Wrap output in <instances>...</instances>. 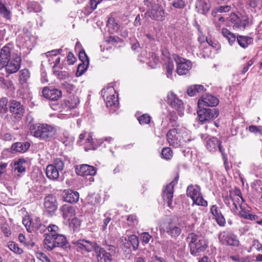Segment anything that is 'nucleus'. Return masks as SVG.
<instances>
[{"instance_id": "nucleus-26", "label": "nucleus", "mask_w": 262, "mask_h": 262, "mask_svg": "<svg viewBox=\"0 0 262 262\" xmlns=\"http://www.w3.org/2000/svg\"><path fill=\"white\" fill-rule=\"evenodd\" d=\"M210 4L209 0H198L195 4V8L198 12L205 14L210 8Z\"/></svg>"}, {"instance_id": "nucleus-29", "label": "nucleus", "mask_w": 262, "mask_h": 262, "mask_svg": "<svg viewBox=\"0 0 262 262\" xmlns=\"http://www.w3.org/2000/svg\"><path fill=\"white\" fill-rule=\"evenodd\" d=\"M43 244L45 248L49 251H51L56 247L53 233L47 234Z\"/></svg>"}, {"instance_id": "nucleus-25", "label": "nucleus", "mask_w": 262, "mask_h": 262, "mask_svg": "<svg viewBox=\"0 0 262 262\" xmlns=\"http://www.w3.org/2000/svg\"><path fill=\"white\" fill-rule=\"evenodd\" d=\"M79 198V193L71 189H67L63 191V200L65 202L74 203L77 202Z\"/></svg>"}, {"instance_id": "nucleus-27", "label": "nucleus", "mask_w": 262, "mask_h": 262, "mask_svg": "<svg viewBox=\"0 0 262 262\" xmlns=\"http://www.w3.org/2000/svg\"><path fill=\"white\" fill-rule=\"evenodd\" d=\"M9 109L13 114L21 115L24 112L23 106L20 102L16 100H11L9 104Z\"/></svg>"}, {"instance_id": "nucleus-34", "label": "nucleus", "mask_w": 262, "mask_h": 262, "mask_svg": "<svg viewBox=\"0 0 262 262\" xmlns=\"http://www.w3.org/2000/svg\"><path fill=\"white\" fill-rule=\"evenodd\" d=\"M253 38L247 36H237V41L238 45L242 48H247L248 45L253 43Z\"/></svg>"}, {"instance_id": "nucleus-59", "label": "nucleus", "mask_w": 262, "mask_h": 262, "mask_svg": "<svg viewBox=\"0 0 262 262\" xmlns=\"http://www.w3.org/2000/svg\"><path fill=\"white\" fill-rule=\"evenodd\" d=\"M30 77V74L28 70L24 69L20 71L19 79L22 82H25Z\"/></svg>"}, {"instance_id": "nucleus-44", "label": "nucleus", "mask_w": 262, "mask_h": 262, "mask_svg": "<svg viewBox=\"0 0 262 262\" xmlns=\"http://www.w3.org/2000/svg\"><path fill=\"white\" fill-rule=\"evenodd\" d=\"M86 201H88V203L94 205L100 202V197L97 193L89 194L86 197Z\"/></svg>"}, {"instance_id": "nucleus-32", "label": "nucleus", "mask_w": 262, "mask_h": 262, "mask_svg": "<svg viewBox=\"0 0 262 262\" xmlns=\"http://www.w3.org/2000/svg\"><path fill=\"white\" fill-rule=\"evenodd\" d=\"M56 247L66 246L68 241L66 236L61 234L53 233Z\"/></svg>"}, {"instance_id": "nucleus-14", "label": "nucleus", "mask_w": 262, "mask_h": 262, "mask_svg": "<svg viewBox=\"0 0 262 262\" xmlns=\"http://www.w3.org/2000/svg\"><path fill=\"white\" fill-rule=\"evenodd\" d=\"M145 15L157 21H163L165 19V11L160 5L157 6L156 8L147 9Z\"/></svg>"}, {"instance_id": "nucleus-19", "label": "nucleus", "mask_w": 262, "mask_h": 262, "mask_svg": "<svg viewBox=\"0 0 262 262\" xmlns=\"http://www.w3.org/2000/svg\"><path fill=\"white\" fill-rule=\"evenodd\" d=\"M164 231L171 237L176 238L181 234L182 230L178 224L169 222L166 225Z\"/></svg>"}, {"instance_id": "nucleus-8", "label": "nucleus", "mask_w": 262, "mask_h": 262, "mask_svg": "<svg viewBox=\"0 0 262 262\" xmlns=\"http://www.w3.org/2000/svg\"><path fill=\"white\" fill-rule=\"evenodd\" d=\"M218 238L220 242L222 244H226L230 246L238 247L239 245V242L237 236L233 233L224 231L219 234Z\"/></svg>"}, {"instance_id": "nucleus-47", "label": "nucleus", "mask_w": 262, "mask_h": 262, "mask_svg": "<svg viewBox=\"0 0 262 262\" xmlns=\"http://www.w3.org/2000/svg\"><path fill=\"white\" fill-rule=\"evenodd\" d=\"M51 165L54 166L59 172H61L63 170L64 167L63 161L60 158H56L55 159L53 164Z\"/></svg>"}, {"instance_id": "nucleus-21", "label": "nucleus", "mask_w": 262, "mask_h": 262, "mask_svg": "<svg viewBox=\"0 0 262 262\" xmlns=\"http://www.w3.org/2000/svg\"><path fill=\"white\" fill-rule=\"evenodd\" d=\"M42 95L47 99L53 101L57 100L62 95V92L58 89H49L47 88H44L42 91Z\"/></svg>"}, {"instance_id": "nucleus-23", "label": "nucleus", "mask_w": 262, "mask_h": 262, "mask_svg": "<svg viewBox=\"0 0 262 262\" xmlns=\"http://www.w3.org/2000/svg\"><path fill=\"white\" fill-rule=\"evenodd\" d=\"M11 48L9 45H6L1 49L0 51V66L2 67L6 65L11 60Z\"/></svg>"}, {"instance_id": "nucleus-63", "label": "nucleus", "mask_w": 262, "mask_h": 262, "mask_svg": "<svg viewBox=\"0 0 262 262\" xmlns=\"http://www.w3.org/2000/svg\"><path fill=\"white\" fill-rule=\"evenodd\" d=\"M249 130L250 132L257 134L258 133L261 134L262 131L261 126L250 125L249 126Z\"/></svg>"}, {"instance_id": "nucleus-24", "label": "nucleus", "mask_w": 262, "mask_h": 262, "mask_svg": "<svg viewBox=\"0 0 262 262\" xmlns=\"http://www.w3.org/2000/svg\"><path fill=\"white\" fill-rule=\"evenodd\" d=\"M62 216L65 220L70 221L75 215V207L70 204H64L60 208Z\"/></svg>"}, {"instance_id": "nucleus-12", "label": "nucleus", "mask_w": 262, "mask_h": 262, "mask_svg": "<svg viewBox=\"0 0 262 262\" xmlns=\"http://www.w3.org/2000/svg\"><path fill=\"white\" fill-rule=\"evenodd\" d=\"M179 177H176L174 180L169 184L166 186L163 191V198L165 202H166L169 207L171 208L172 199L173 196V188L177 184Z\"/></svg>"}, {"instance_id": "nucleus-42", "label": "nucleus", "mask_w": 262, "mask_h": 262, "mask_svg": "<svg viewBox=\"0 0 262 262\" xmlns=\"http://www.w3.org/2000/svg\"><path fill=\"white\" fill-rule=\"evenodd\" d=\"M107 27L110 29V32L112 33L117 32L119 28L118 24L115 21L114 18H109L107 23Z\"/></svg>"}, {"instance_id": "nucleus-5", "label": "nucleus", "mask_w": 262, "mask_h": 262, "mask_svg": "<svg viewBox=\"0 0 262 262\" xmlns=\"http://www.w3.org/2000/svg\"><path fill=\"white\" fill-rule=\"evenodd\" d=\"M186 193L187 196L192 200L194 204L199 206H207V202L203 199L201 193V188L198 185H189L187 187Z\"/></svg>"}, {"instance_id": "nucleus-30", "label": "nucleus", "mask_w": 262, "mask_h": 262, "mask_svg": "<svg viewBox=\"0 0 262 262\" xmlns=\"http://www.w3.org/2000/svg\"><path fill=\"white\" fill-rule=\"evenodd\" d=\"M30 144L29 142H16L11 146V150L13 152H24L29 148Z\"/></svg>"}, {"instance_id": "nucleus-40", "label": "nucleus", "mask_w": 262, "mask_h": 262, "mask_svg": "<svg viewBox=\"0 0 262 262\" xmlns=\"http://www.w3.org/2000/svg\"><path fill=\"white\" fill-rule=\"evenodd\" d=\"M222 33L223 36L226 37L230 45H232L237 39V36L231 32H230L227 29L223 28L222 30Z\"/></svg>"}, {"instance_id": "nucleus-58", "label": "nucleus", "mask_w": 262, "mask_h": 262, "mask_svg": "<svg viewBox=\"0 0 262 262\" xmlns=\"http://www.w3.org/2000/svg\"><path fill=\"white\" fill-rule=\"evenodd\" d=\"M127 224L129 226L134 227L137 225L138 221L136 215L134 214H131L127 216Z\"/></svg>"}, {"instance_id": "nucleus-37", "label": "nucleus", "mask_w": 262, "mask_h": 262, "mask_svg": "<svg viewBox=\"0 0 262 262\" xmlns=\"http://www.w3.org/2000/svg\"><path fill=\"white\" fill-rule=\"evenodd\" d=\"M19 242L28 248H32L34 246V242L31 235L25 236L23 234H19L18 235Z\"/></svg>"}, {"instance_id": "nucleus-52", "label": "nucleus", "mask_w": 262, "mask_h": 262, "mask_svg": "<svg viewBox=\"0 0 262 262\" xmlns=\"http://www.w3.org/2000/svg\"><path fill=\"white\" fill-rule=\"evenodd\" d=\"M128 239L133 246V249L134 250H136L138 248L139 244L138 237L136 235L133 234L129 236Z\"/></svg>"}, {"instance_id": "nucleus-35", "label": "nucleus", "mask_w": 262, "mask_h": 262, "mask_svg": "<svg viewBox=\"0 0 262 262\" xmlns=\"http://www.w3.org/2000/svg\"><path fill=\"white\" fill-rule=\"evenodd\" d=\"M103 0H90L89 5H87L83 10L84 13L86 15L90 14L95 9L97 8V5Z\"/></svg>"}, {"instance_id": "nucleus-1", "label": "nucleus", "mask_w": 262, "mask_h": 262, "mask_svg": "<svg viewBox=\"0 0 262 262\" xmlns=\"http://www.w3.org/2000/svg\"><path fill=\"white\" fill-rule=\"evenodd\" d=\"M186 240L190 248V254L198 256L200 253L203 252L208 247L207 241L202 235L194 233H189Z\"/></svg>"}, {"instance_id": "nucleus-49", "label": "nucleus", "mask_w": 262, "mask_h": 262, "mask_svg": "<svg viewBox=\"0 0 262 262\" xmlns=\"http://www.w3.org/2000/svg\"><path fill=\"white\" fill-rule=\"evenodd\" d=\"M70 220L71 221L69 223L70 227L72 229L73 231L77 230L80 226V221L75 216L71 219Z\"/></svg>"}, {"instance_id": "nucleus-57", "label": "nucleus", "mask_w": 262, "mask_h": 262, "mask_svg": "<svg viewBox=\"0 0 262 262\" xmlns=\"http://www.w3.org/2000/svg\"><path fill=\"white\" fill-rule=\"evenodd\" d=\"M138 120L141 124H146L150 123L151 117L149 115L145 114L139 117Z\"/></svg>"}, {"instance_id": "nucleus-10", "label": "nucleus", "mask_w": 262, "mask_h": 262, "mask_svg": "<svg viewBox=\"0 0 262 262\" xmlns=\"http://www.w3.org/2000/svg\"><path fill=\"white\" fill-rule=\"evenodd\" d=\"M91 258L93 260H97L98 261L111 262L113 257H111L110 253H107L106 250L102 248L98 244L93 252L91 254Z\"/></svg>"}, {"instance_id": "nucleus-51", "label": "nucleus", "mask_w": 262, "mask_h": 262, "mask_svg": "<svg viewBox=\"0 0 262 262\" xmlns=\"http://www.w3.org/2000/svg\"><path fill=\"white\" fill-rule=\"evenodd\" d=\"M174 65L172 62L168 61L166 64V76L168 78L172 79V71Z\"/></svg>"}, {"instance_id": "nucleus-38", "label": "nucleus", "mask_w": 262, "mask_h": 262, "mask_svg": "<svg viewBox=\"0 0 262 262\" xmlns=\"http://www.w3.org/2000/svg\"><path fill=\"white\" fill-rule=\"evenodd\" d=\"M0 15L7 20L11 18V11L6 7L2 0H0Z\"/></svg>"}, {"instance_id": "nucleus-55", "label": "nucleus", "mask_w": 262, "mask_h": 262, "mask_svg": "<svg viewBox=\"0 0 262 262\" xmlns=\"http://www.w3.org/2000/svg\"><path fill=\"white\" fill-rule=\"evenodd\" d=\"M8 99L4 97L0 100V113L5 114L8 111Z\"/></svg>"}, {"instance_id": "nucleus-20", "label": "nucleus", "mask_w": 262, "mask_h": 262, "mask_svg": "<svg viewBox=\"0 0 262 262\" xmlns=\"http://www.w3.org/2000/svg\"><path fill=\"white\" fill-rule=\"evenodd\" d=\"M75 171L77 174L82 177L93 176L96 173L95 168L93 166L87 164H83L80 165L79 167H76Z\"/></svg>"}, {"instance_id": "nucleus-36", "label": "nucleus", "mask_w": 262, "mask_h": 262, "mask_svg": "<svg viewBox=\"0 0 262 262\" xmlns=\"http://www.w3.org/2000/svg\"><path fill=\"white\" fill-rule=\"evenodd\" d=\"M23 224L25 226L28 232L31 233L34 230L36 226V222H33L30 216H25L23 220Z\"/></svg>"}, {"instance_id": "nucleus-7", "label": "nucleus", "mask_w": 262, "mask_h": 262, "mask_svg": "<svg viewBox=\"0 0 262 262\" xmlns=\"http://www.w3.org/2000/svg\"><path fill=\"white\" fill-rule=\"evenodd\" d=\"M199 120L202 123L210 122L215 119L219 115V111L215 108L202 107L197 111Z\"/></svg>"}, {"instance_id": "nucleus-6", "label": "nucleus", "mask_w": 262, "mask_h": 262, "mask_svg": "<svg viewBox=\"0 0 262 262\" xmlns=\"http://www.w3.org/2000/svg\"><path fill=\"white\" fill-rule=\"evenodd\" d=\"M72 244L77 249L78 251H81L83 254H84L85 252L87 253V256L90 257H91L92 253L94 251L97 245V243L95 242H92L84 239L74 240L72 241Z\"/></svg>"}, {"instance_id": "nucleus-9", "label": "nucleus", "mask_w": 262, "mask_h": 262, "mask_svg": "<svg viewBox=\"0 0 262 262\" xmlns=\"http://www.w3.org/2000/svg\"><path fill=\"white\" fill-rule=\"evenodd\" d=\"M230 21L233 24L234 29L244 30L249 26V18L247 15H242L238 16L236 14L232 13L230 15Z\"/></svg>"}, {"instance_id": "nucleus-33", "label": "nucleus", "mask_w": 262, "mask_h": 262, "mask_svg": "<svg viewBox=\"0 0 262 262\" xmlns=\"http://www.w3.org/2000/svg\"><path fill=\"white\" fill-rule=\"evenodd\" d=\"M204 85L201 84H194L190 86L187 89V94L190 96H194L198 93H202L204 91Z\"/></svg>"}, {"instance_id": "nucleus-64", "label": "nucleus", "mask_w": 262, "mask_h": 262, "mask_svg": "<svg viewBox=\"0 0 262 262\" xmlns=\"http://www.w3.org/2000/svg\"><path fill=\"white\" fill-rule=\"evenodd\" d=\"M230 258L237 262H248V257H241L239 255L230 256Z\"/></svg>"}, {"instance_id": "nucleus-48", "label": "nucleus", "mask_w": 262, "mask_h": 262, "mask_svg": "<svg viewBox=\"0 0 262 262\" xmlns=\"http://www.w3.org/2000/svg\"><path fill=\"white\" fill-rule=\"evenodd\" d=\"M28 9L30 12H38L41 11V8L39 4L32 2L28 4Z\"/></svg>"}, {"instance_id": "nucleus-3", "label": "nucleus", "mask_w": 262, "mask_h": 262, "mask_svg": "<svg viewBox=\"0 0 262 262\" xmlns=\"http://www.w3.org/2000/svg\"><path fill=\"white\" fill-rule=\"evenodd\" d=\"M186 136V132L185 129L180 128H175L170 129L167 133V140L170 145L174 147H178L182 145L181 138L184 139V142L190 141V139L187 138L184 139V136Z\"/></svg>"}, {"instance_id": "nucleus-17", "label": "nucleus", "mask_w": 262, "mask_h": 262, "mask_svg": "<svg viewBox=\"0 0 262 262\" xmlns=\"http://www.w3.org/2000/svg\"><path fill=\"white\" fill-rule=\"evenodd\" d=\"M21 58L20 56H16L15 58H12L10 60L6 65L5 69L8 74L16 73L20 68Z\"/></svg>"}, {"instance_id": "nucleus-16", "label": "nucleus", "mask_w": 262, "mask_h": 262, "mask_svg": "<svg viewBox=\"0 0 262 262\" xmlns=\"http://www.w3.org/2000/svg\"><path fill=\"white\" fill-rule=\"evenodd\" d=\"M219 99L215 96L206 94L202 96L201 99L198 102L199 108L204 106H214L218 104Z\"/></svg>"}, {"instance_id": "nucleus-22", "label": "nucleus", "mask_w": 262, "mask_h": 262, "mask_svg": "<svg viewBox=\"0 0 262 262\" xmlns=\"http://www.w3.org/2000/svg\"><path fill=\"white\" fill-rule=\"evenodd\" d=\"M210 212L213 216V219L215 220L217 224L219 226L224 227L225 225V219L223 215L222 214L221 210L216 205H214L211 206Z\"/></svg>"}, {"instance_id": "nucleus-60", "label": "nucleus", "mask_w": 262, "mask_h": 262, "mask_svg": "<svg viewBox=\"0 0 262 262\" xmlns=\"http://www.w3.org/2000/svg\"><path fill=\"white\" fill-rule=\"evenodd\" d=\"M79 58L82 63H85L86 64L90 63L89 59L83 49H81L79 51Z\"/></svg>"}, {"instance_id": "nucleus-61", "label": "nucleus", "mask_w": 262, "mask_h": 262, "mask_svg": "<svg viewBox=\"0 0 262 262\" xmlns=\"http://www.w3.org/2000/svg\"><path fill=\"white\" fill-rule=\"evenodd\" d=\"M4 83H3V88L9 90L12 93L14 92L15 88L11 80H6L4 78Z\"/></svg>"}, {"instance_id": "nucleus-18", "label": "nucleus", "mask_w": 262, "mask_h": 262, "mask_svg": "<svg viewBox=\"0 0 262 262\" xmlns=\"http://www.w3.org/2000/svg\"><path fill=\"white\" fill-rule=\"evenodd\" d=\"M57 202L56 196L49 194L44 199V206L49 212H53L57 209Z\"/></svg>"}, {"instance_id": "nucleus-43", "label": "nucleus", "mask_w": 262, "mask_h": 262, "mask_svg": "<svg viewBox=\"0 0 262 262\" xmlns=\"http://www.w3.org/2000/svg\"><path fill=\"white\" fill-rule=\"evenodd\" d=\"M26 164V161L23 159H19L14 163V169L18 172L21 173L25 171L26 166L24 165Z\"/></svg>"}, {"instance_id": "nucleus-15", "label": "nucleus", "mask_w": 262, "mask_h": 262, "mask_svg": "<svg viewBox=\"0 0 262 262\" xmlns=\"http://www.w3.org/2000/svg\"><path fill=\"white\" fill-rule=\"evenodd\" d=\"M167 102L172 108L180 113L184 110L183 103L182 100L179 99L176 95L172 92L168 93Z\"/></svg>"}, {"instance_id": "nucleus-41", "label": "nucleus", "mask_w": 262, "mask_h": 262, "mask_svg": "<svg viewBox=\"0 0 262 262\" xmlns=\"http://www.w3.org/2000/svg\"><path fill=\"white\" fill-rule=\"evenodd\" d=\"M60 140L66 146H70L74 141V138L68 132H66L60 137Z\"/></svg>"}, {"instance_id": "nucleus-13", "label": "nucleus", "mask_w": 262, "mask_h": 262, "mask_svg": "<svg viewBox=\"0 0 262 262\" xmlns=\"http://www.w3.org/2000/svg\"><path fill=\"white\" fill-rule=\"evenodd\" d=\"M174 59L177 63V72L180 75H185L192 68V63L189 60L176 56Z\"/></svg>"}, {"instance_id": "nucleus-39", "label": "nucleus", "mask_w": 262, "mask_h": 262, "mask_svg": "<svg viewBox=\"0 0 262 262\" xmlns=\"http://www.w3.org/2000/svg\"><path fill=\"white\" fill-rule=\"evenodd\" d=\"M241 209L239 215L242 217L251 221L257 219V216L250 213L249 210H246L244 206H241Z\"/></svg>"}, {"instance_id": "nucleus-56", "label": "nucleus", "mask_w": 262, "mask_h": 262, "mask_svg": "<svg viewBox=\"0 0 262 262\" xmlns=\"http://www.w3.org/2000/svg\"><path fill=\"white\" fill-rule=\"evenodd\" d=\"M89 64H86L85 63H82L79 64L77 70L76 71V75L77 76H81L83 73L86 71L88 68Z\"/></svg>"}, {"instance_id": "nucleus-31", "label": "nucleus", "mask_w": 262, "mask_h": 262, "mask_svg": "<svg viewBox=\"0 0 262 262\" xmlns=\"http://www.w3.org/2000/svg\"><path fill=\"white\" fill-rule=\"evenodd\" d=\"M47 177L50 180H56L59 176V172L51 164L48 165L46 171Z\"/></svg>"}, {"instance_id": "nucleus-45", "label": "nucleus", "mask_w": 262, "mask_h": 262, "mask_svg": "<svg viewBox=\"0 0 262 262\" xmlns=\"http://www.w3.org/2000/svg\"><path fill=\"white\" fill-rule=\"evenodd\" d=\"M162 158L166 160H170L173 156V152L170 147H165L161 151Z\"/></svg>"}, {"instance_id": "nucleus-53", "label": "nucleus", "mask_w": 262, "mask_h": 262, "mask_svg": "<svg viewBox=\"0 0 262 262\" xmlns=\"http://www.w3.org/2000/svg\"><path fill=\"white\" fill-rule=\"evenodd\" d=\"M8 247L10 250L14 252L15 253L20 254L23 253V250L20 248L18 245L14 242H11L8 245Z\"/></svg>"}, {"instance_id": "nucleus-11", "label": "nucleus", "mask_w": 262, "mask_h": 262, "mask_svg": "<svg viewBox=\"0 0 262 262\" xmlns=\"http://www.w3.org/2000/svg\"><path fill=\"white\" fill-rule=\"evenodd\" d=\"M201 138L206 140L205 147L210 152H214L218 149L221 152V148H223L222 146V142L216 137H209L206 134H202L201 135Z\"/></svg>"}, {"instance_id": "nucleus-2", "label": "nucleus", "mask_w": 262, "mask_h": 262, "mask_svg": "<svg viewBox=\"0 0 262 262\" xmlns=\"http://www.w3.org/2000/svg\"><path fill=\"white\" fill-rule=\"evenodd\" d=\"M30 132L36 138L48 140L55 136L56 130L53 126L47 124H35L31 125Z\"/></svg>"}, {"instance_id": "nucleus-28", "label": "nucleus", "mask_w": 262, "mask_h": 262, "mask_svg": "<svg viewBox=\"0 0 262 262\" xmlns=\"http://www.w3.org/2000/svg\"><path fill=\"white\" fill-rule=\"evenodd\" d=\"M230 199L231 200L235 210H237L238 209V207L241 208V206H243L242 204L244 200L239 189L236 190L235 195H230Z\"/></svg>"}, {"instance_id": "nucleus-4", "label": "nucleus", "mask_w": 262, "mask_h": 262, "mask_svg": "<svg viewBox=\"0 0 262 262\" xmlns=\"http://www.w3.org/2000/svg\"><path fill=\"white\" fill-rule=\"evenodd\" d=\"M101 93L106 107L110 108L112 112H115L118 108L119 101L118 95L116 96V91L114 88L108 87L106 89H104L102 90Z\"/></svg>"}, {"instance_id": "nucleus-62", "label": "nucleus", "mask_w": 262, "mask_h": 262, "mask_svg": "<svg viewBox=\"0 0 262 262\" xmlns=\"http://www.w3.org/2000/svg\"><path fill=\"white\" fill-rule=\"evenodd\" d=\"M261 246L262 245L259 242L258 240L254 239L252 241L251 246L250 247L248 251V252H250L252 251V248H254L257 251H259Z\"/></svg>"}, {"instance_id": "nucleus-54", "label": "nucleus", "mask_w": 262, "mask_h": 262, "mask_svg": "<svg viewBox=\"0 0 262 262\" xmlns=\"http://www.w3.org/2000/svg\"><path fill=\"white\" fill-rule=\"evenodd\" d=\"M144 5L146 6L147 9H152L159 5L158 0H144Z\"/></svg>"}, {"instance_id": "nucleus-50", "label": "nucleus", "mask_w": 262, "mask_h": 262, "mask_svg": "<svg viewBox=\"0 0 262 262\" xmlns=\"http://www.w3.org/2000/svg\"><path fill=\"white\" fill-rule=\"evenodd\" d=\"M47 229H48V227L40 223L39 221H38V219L36 220V226L34 231H35L37 234H42L44 233Z\"/></svg>"}, {"instance_id": "nucleus-46", "label": "nucleus", "mask_w": 262, "mask_h": 262, "mask_svg": "<svg viewBox=\"0 0 262 262\" xmlns=\"http://www.w3.org/2000/svg\"><path fill=\"white\" fill-rule=\"evenodd\" d=\"M93 142H94V141H93V139L92 138V135L91 133H89L88 134V136L86 138V145H85V150H91V149L95 150L96 148V147L93 144Z\"/></svg>"}]
</instances>
